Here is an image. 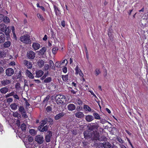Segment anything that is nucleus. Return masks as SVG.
<instances>
[{
  "label": "nucleus",
  "mask_w": 148,
  "mask_h": 148,
  "mask_svg": "<svg viewBox=\"0 0 148 148\" xmlns=\"http://www.w3.org/2000/svg\"><path fill=\"white\" fill-rule=\"evenodd\" d=\"M5 39L4 34L3 33H0V43L3 42Z\"/></svg>",
  "instance_id": "nucleus-19"
},
{
  "label": "nucleus",
  "mask_w": 148,
  "mask_h": 148,
  "mask_svg": "<svg viewBox=\"0 0 148 148\" xmlns=\"http://www.w3.org/2000/svg\"><path fill=\"white\" fill-rule=\"evenodd\" d=\"M100 122L102 124H104L106 123V121L105 119H102L100 120Z\"/></svg>",
  "instance_id": "nucleus-56"
},
{
  "label": "nucleus",
  "mask_w": 148,
  "mask_h": 148,
  "mask_svg": "<svg viewBox=\"0 0 148 148\" xmlns=\"http://www.w3.org/2000/svg\"><path fill=\"white\" fill-rule=\"evenodd\" d=\"M89 92H90L91 94L93 96H94L96 98H97V97L96 96V95L95 94L93 93V91H89Z\"/></svg>",
  "instance_id": "nucleus-62"
},
{
  "label": "nucleus",
  "mask_w": 148,
  "mask_h": 148,
  "mask_svg": "<svg viewBox=\"0 0 148 148\" xmlns=\"http://www.w3.org/2000/svg\"><path fill=\"white\" fill-rule=\"evenodd\" d=\"M83 108L86 111H88V112H90L91 111L93 112V110H92L91 108L87 105H84Z\"/></svg>",
  "instance_id": "nucleus-24"
},
{
  "label": "nucleus",
  "mask_w": 148,
  "mask_h": 148,
  "mask_svg": "<svg viewBox=\"0 0 148 148\" xmlns=\"http://www.w3.org/2000/svg\"><path fill=\"white\" fill-rule=\"evenodd\" d=\"M48 128V126L46 125L43 127V126H39L38 129L41 132H43L44 131H47Z\"/></svg>",
  "instance_id": "nucleus-14"
},
{
  "label": "nucleus",
  "mask_w": 148,
  "mask_h": 148,
  "mask_svg": "<svg viewBox=\"0 0 148 148\" xmlns=\"http://www.w3.org/2000/svg\"><path fill=\"white\" fill-rule=\"evenodd\" d=\"M10 27H8L7 28L6 27L5 30V34L7 36L8 35L10 32Z\"/></svg>",
  "instance_id": "nucleus-32"
},
{
  "label": "nucleus",
  "mask_w": 148,
  "mask_h": 148,
  "mask_svg": "<svg viewBox=\"0 0 148 148\" xmlns=\"http://www.w3.org/2000/svg\"><path fill=\"white\" fill-rule=\"evenodd\" d=\"M44 72L41 70H39L36 72V76L38 77H41L43 74Z\"/></svg>",
  "instance_id": "nucleus-18"
},
{
  "label": "nucleus",
  "mask_w": 148,
  "mask_h": 148,
  "mask_svg": "<svg viewBox=\"0 0 148 148\" xmlns=\"http://www.w3.org/2000/svg\"><path fill=\"white\" fill-rule=\"evenodd\" d=\"M75 74L77 75L79 74L80 77H83V74L81 71V70L79 68L78 66H77L75 69Z\"/></svg>",
  "instance_id": "nucleus-6"
},
{
  "label": "nucleus",
  "mask_w": 148,
  "mask_h": 148,
  "mask_svg": "<svg viewBox=\"0 0 148 148\" xmlns=\"http://www.w3.org/2000/svg\"><path fill=\"white\" fill-rule=\"evenodd\" d=\"M35 140L38 144L40 145L43 143L44 138L42 136L37 135L35 138Z\"/></svg>",
  "instance_id": "nucleus-3"
},
{
  "label": "nucleus",
  "mask_w": 148,
  "mask_h": 148,
  "mask_svg": "<svg viewBox=\"0 0 148 148\" xmlns=\"http://www.w3.org/2000/svg\"><path fill=\"white\" fill-rule=\"evenodd\" d=\"M64 63H65V65H66L67 64V61L66 60H63L62 62L61 63V64H62Z\"/></svg>",
  "instance_id": "nucleus-48"
},
{
  "label": "nucleus",
  "mask_w": 148,
  "mask_h": 148,
  "mask_svg": "<svg viewBox=\"0 0 148 148\" xmlns=\"http://www.w3.org/2000/svg\"><path fill=\"white\" fill-rule=\"evenodd\" d=\"M14 92H12L9 94H7V95H5V97L6 98H7L9 97H10V96H13L14 95Z\"/></svg>",
  "instance_id": "nucleus-44"
},
{
  "label": "nucleus",
  "mask_w": 148,
  "mask_h": 148,
  "mask_svg": "<svg viewBox=\"0 0 148 148\" xmlns=\"http://www.w3.org/2000/svg\"><path fill=\"white\" fill-rule=\"evenodd\" d=\"M10 44L11 43L9 41L6 42L4 44V47L5 48H8L10 46Z\"/></svg>",
  "instance_id": "nucleus-38"
},
{
  "label": "nucleus",
  "mask_w": 148,
  "mask_h": 148,
  "mask_svg": "<svg viewBox=\"0 0 148 148\" xmlns=\"http://www.w3.org/2000/svg\"><path fill=\"white\" fill-rule=\"evenodd\" d=\"M62 71L64 73H66L67 71V68L66 67H64V68H63L62 69Z\"/></svg>",
  "instance_id": "nucleus-49"
},
{
  "label": "nucleus",
  "mask_w": 148,
  "mask_h": 148,
  "mask_svg": "<svg viewBox=\"0 0 148 148\" xmlns=\"http://www.w3.org/2000/svg\"><path fill=\"white\" fill-rule=\"evenodd\" d=\"M62 64H61V63L59 62H56L55 64V66L56 67H61V65Z\"/></svg>",
  "instance_id": "nucleus-46"
},
{
  "label": "nucleus",
  "mask_w": 148,
  "mask_h": 148,
  "mask_svg": "<svg viewBox=\"0 0 148 148\" xmlns=\"http://www.w3.org/2000/svg\"><path fill=\"white\" fill-rule=\"evenodd\" d=\"M58 50V49L57 47H54L53 48L52 50L53 53L54 54H56Z\"/></svg>",
  "instance_id": "nucleus-41"
},
{
  "label": "nucleus",
  "mask_w": 148,
  "mask_h": 148,
  "mask_svg": "<svg viewBox=\"0 0 148 148\" xmlns=\"http://www.w3.org/2000/svg\"><path fill=\"white\" fill-rule=\"evenodd\" d=\"M51 81V78L50 77H48L45 79L44 82L45 83H48L50 82Z\"/></svg>",
  "instance_id": "nucleus-35"
},
{
  "label": "nucleus",
  "mask_w": 148,
  "mask_h": 148,
  "mask_svg": "<svg viewBox=\"0 0 148 148\" xmlns=\"http://www.w3.org/2000/svg\"><path fill=\"white\" fill-rule=\"evenodd\" d=\"M92 136L94 140H100L99 138V134L97 132H94L92 134Z\"/></svg>",
  "instance_id": "nucleus-8"
},
{
  "label": "nucleus",
  "mask_w": 148,
  "mask_h": 148,
  "mask_svg": "<svg viewBox=\"0 0 148 148\" xmlns=\"http://www.w3.org/2000/svg\"><path fill=\"white\" fill-rule=\"evenodd\" d=\"M27 56L30 59H33L35 57V53L32 51H31L27 52Z\"/></svg>",
  "instance_id": "nucleus-5"
},
{
  "label": "nucleus",
  "mask_w": 148,
  "mask_h": 148,
  "mask_svg": "<svg viewBox=\"0 0 148 148\" xmlns=\"http://www.w3.org/2000/svg\"><path fill=\"white\" fill-rule=\"evenodd\" d=\"M102 144L104 148H110L111 147V144L108 142L104 143Z\"/></svg>",
  "instance_id": "nucleus-21"
},
{
  "label": "nucleus",
  "mask_w": 148,
  "mask_h": 148,
  "mask_svg": "<svg viewBox=\"0 0 148 148\" xmlns=\"http://www.w3.org/2000/svg\"><path fill=\"white\" fill-rule=\"evenodd\" d=\"M7 101L8 102H11L12 101V99L11 98H9L7 99Z\"/></svg>",
  "instance_id": "nucleus-54"
},
{
  "label": "nucleus",
  "mask_w": 148,
  "mask_h": 148,
  "mask_svg": "<svg viewBox=\"0 0 148 148\" xmlns=\"http://www.w3.org/2000/svg\"><path fill=\"white\" fill-rule=\"evenodd\" d=\"M13 97L14 98L16 99H19V97L17 95H13Z\"/></svg>",
  "instance_id": "nucleus-61"
},
{
  "label": "nucleus",
  "mask_w": 148,
  "mask_h": 148,
  "mask_svg": "<svg viewBox=\"0 0 148 148\" xmlns=\"http://www.w3.org/2000/svg\"><path fill=\"white\" fill-rule=\"evenodd\" d=\"M46 50V48L45 47H43L38 51V53L40 55H42L45 53Z\"/></svg>",
  "instance_id": "nucleus-23"
},
{
  "label": "nucleus",
  "mask_w": 148,
  "mask_h": 148,
  "mask_svg": "<svg viewBox=\"0 0 148 148\" xmlns=\"http://www.w3.org/2000/svg\"><path fill=\"white\" fill-rule=\"evenodd\" d=\"M26 73H27V75L28 76V77L31 78H33L34 77V76L32 73L30 72L28 70H27L26 71Z\"/></svg>",
  "instance_id": "nucleus-29"
},
{
  "label": "nucleus",
  "mask_w": 148,
  "mask_h": 148,
  "mask_svg": "<svg viewBox=\"0 0 148 148\" xmlns=\"http://www.w3.org/2000/svg\"><path fill=\"white\" fill-rule=\"evenodd\" d=\"M44 64V61L43 60H40L38 62V64L40 67H42L43 66Z\"/></svg>",
  "instance_id": "nucleus-33"
},
{
  "label": "nucleus",
  "mask_w": 148,
  "mask_h": 148,
  "mask_svg": "<svg viewBox=\"0 0 148 148\" xmlns=\"http://www.w3.org/2000/svg\"><path fill=\"white\" fill-rule=\"evenodd\" d=\"M101 73V71L99 68H96L94 71V73L96 76H98Z\"/></svg>",
  "instance_id": "nucleus-27"
},
{
  "label": "nucleus",
  "mask_w": 148,
  "mask_h": 148,
  "mask_svg": "<svg viewBox=\"0 0 148 148\" xmlns=\"http://www.w3.org/2000/svg\"><path fill=\"white\" fill-rule=\"evenodd\" d=\"M65 114V113L64 112L59 113L55 116L54 119L56 120H58L63 116Z\"/></svg>",
  "instance_id": "nucleus-11"
},
{
  "label": "nucleus",
  "mask_w": 148,
  "mask_h": 148,
  "mask_svg": "<svg viewBox=\"0 0 148 148\" xmlns=\"http://www.w3.org/2000/svg\"><path fill=\"white\" fill-rule=\"evenodd\" d=\"M67 107L68 110L72 111L75 110L76 107L74 104L70 103L67 106Z\"/></svg>",
  "instance_id": "nucleus-10"
},
{
  "label": "nucleus",
  "mask_w": 148,
  "mask_h": 148,
  "mask_svg": "<svg viewBox=\"0 0 148 148\" xmlns=\"http://www.w3.org/2000/svg\"><path fill=\"white\" fill-rule=\"evenodd\" d=\"M3 21L4 23H9L10 22V20L9 18L7 16L3 17Z\"/></svg>",
  "instance_id": "nucleus-28"
},
{
  "label": "nucleus",
  "mask_w": 148,
  "mask_h": 148,
  "mask_svg": "<svg viewBox=\"0 0 148 148\" xmlns=\"http://www.w3.org/2000/svg\"><path fill=\"white\" fill-rule=\"evenodd\" d=\"M32 47L34 50H36L40 48V45L38 43L34 42L32 44Z\"/></svg>",
  "instance_id": "nucleus-12"
},
{
  "label": "nucleus",
  "mask_w": 148,
  "mask_h": 148,
  "mask_svg": "<svg viewBox=\"0 0 148 148\" xmlns=\"http://www.w3.org/2000/svg\"><path fill=\"white\" fill-rule=\"evenodd\" d=\"M52 136V134L51 131H48L47 132V134L45 136V140L48 143L50 142L51 138Z\"/></svg>",
  "instance_id": "nucleus-4"
},
{
  "label": "nucleus",
  "mask_w": 148,
  "mask_h": 148,
  "mask_svg": "<svg viewBox=\"0 0 148 148\" xmlns=\"http://www.w3.org/2000/svg\"><path fill=\"white\" fill-rule=\"evenodd\" d=\"M61 24L62 26L63 27H64L65 26V23L64 21H62L61 22Z\"/></svg>",
  "instance_id": "nucleus-50"
},
{
  "label": "nucleus",
  "mask_w": 148,
  "mask_h": 148,
  "mask_svg": "<svg viewBox=\"0 0 148 148\" xmlns=\"http://www.w3.org/2000/svg\"><path fill=\"white\" fill-rule=\"evenodd\" d=\"M22 116H23L24 118H26L27 117V116L25 113H21Z\"/></svg>",
  "instance_id": "nucleus-59"
},
{
  "label": "nucleus",
  "mask_w": 148,
  "mask_h": 148,
  "mask_svg": "<svg viewBox=\"0 0 148 148\" xmlns=\"http://www.w3.org/2000/svg\"><path fill=\"white\" fill-rule=\"evenodd\" d=\"M93 115L94 116L95 118L96 119H100L99 115L98 114L96 113H94Z\"/></svg>",
  "instance_id": "nucleus-36"
},
{
  "label": "nucleus",
  "mask_w": 148,
  "mask_h": 148,
  "mask_svg": "<svg viewBox=\"0 0 148 148\" xmlns=\"http://www.w3.org/2000/svg\"><path fill=\"white\" fill-rule=\"evenodd\" d=\"M20 123V120H18L16 121V124H17V126L18 127H19Z\"/></svg>",
  "instance_id": "nucleus-52"
},
{
  "label": "nucleus",
  "mask_w": 148,
  "mask_h": 148,
  "mask_svg": "<svg viewBox=\"0 0 148 148\" xmlns=\"http://www.w3.org/2000/svg\"><path fill=\"white\" fill-rule=\"evenodd\" d=\"M37 16L42 21H44L45 20L43 16L40 13H38L37 14Z\"/></svg>",
  "instance_id": "nucleus-30"
},
{
  "label": "nucleus",
  "mask_w": 148,
  "mask_h": 148,
  "mask_svg": "<svg viewBox=\"0 0 148 148\" xmlns=\"http://www.w3.org/2000/svg\"><path fill=\"white\" fill-rule=\"evenodd\" d=\"M6 26L4 24H2L0 25V32L1 33L5 31Z\"/></svg>",
  "instance_id": "nucleus-13"
},
{
  "label": "nucleus",
  "mask_w": 148,
  "mask_h": 148,
  "mask_svg": "<svg viewBox=\"0 0 148 148\" xmlns=\"http://www.w3.org/2000/svg\"><path fill=\"white\" fill-rule=\"evenodd\" d=\"M47 121L45 120H43L40 122V126H43L46 123Z\"/></svg>",
  "instance_id": "nucleus-42"
},
{
  "label": "nucleus",
  "mask_w": 148,
  "mask_h": 148,
  "mask_svg": "<svg viewBox=\"0 0 148 148\" xmlns=\"http://www.w3.org/2000/svg\"><path fill=\"white\" fill-rule=\"evenodd\" d=\"M54 8L56 14V15H58L59 14V10L58 8L56 5H54Z\"/></svg>",
  "instance_id": "nucleus-34"
},
{
  "label": "nucleus",
  "mask_w": 148,
  "mask_h": 148,
  "mask_svg": "<svg viewBox=\"0 0 148 148\" xmlns=\"http://www.w3.org/2000/svg\"><path fill=\"white\" fill-rule=\"evenodd\" d=\"M28 141L30 142H32L33 140V138L30 136H28Z\"/></svg>",
  "instance_id": "nucleus-45"
},
{
  "label": "nucleus",
  "mask_w": 148,
  "mask_h": 148,
  "mask_svg": "<svg viewBox=\"0 0 148 148\" xmlns=\"http://www.w3.org/2000/svg\"><path fill=\"white\" fill-rule=\"evenodd\" d=\"M12 116L15 117L16 118L18 119H19L21 117V115L20 114H19L17 112H13L12 113Z\"/></svg>",
  "instance_id": "nucleus-16"
},
{
  "label": "nucleus",
  "mask_w": 148,
  "mask_h": 148,
  "mask_svg": "<svg viewBox=\"0 0 148 148\" xmlns=\"http://www.w3.org/2000/svg\"><path fill=\"white\" fill-rule=\"evenodd\" d=\"M19 111L21 113H25V111L23 107L22 106H20L19 108Z\"/></svg>",
  "instance_id": "nucleus-37"
},
{
  "label": "nucleus",
  "mask_w": 148,
  "mask_h": 148,
  "mask_svg": "<svg viewBox=\"0 0 148 148\" xmlns=\"http://www.w3.org/2000/svg\"><path fill=\"white\" fill-rule=\"evenodd\" d=\"M6 75L8 76H11L14 73L13 69L12 68H8L6 70Z\"/></svg>",
  "instance_id": "nucleus-7"
},
{
  "label": "nucleus",
  "mask_w": 148,
  "mask_h": 148,
  "mask_svg": "<svg viewBox=\"0 0 148 148\" xmlns=\"http://www.w3.org/2000/svg\"><path fill=\"white\" fill-rule=\"evenodd\" d=\"M11 81L8 79H6L4 80L3 81H2L1 82V83L4 86H5L6 85H7L10 84Z\"/></svg>",
  "instance_id": "nucleus-20"
},
{
  "label": "nucleus",
  "mask_w": 148,
  "mask_h": 148,
  "mask_svg": "<svg viewBox=\"0 0 148 148\" xmlns=\"http://www.w3.org/2000/svg\"><path fill=\"white\" fill-rule=\"evenodd\" d=\"M30 36L28 35H25L21 36L20 38V40L23 42L28 44L31 42Z\"/></svg>",
  "instance_id": "nucleus-2"
},
{
  "label": "nucleus",
  "mask_w": 148,
  "mask_h": 148,
  "mask_svg": "<svg viewBox=\"0 0 148 148\" xmlns=\"http://www.w3.org/2000/svg\"><path fill=\"white\" fill-rule=\"evenodd\" d=\"M68 76L67 75H62V77L63 80L65 82L66 81L68 80Z\"/></svg>",
  "instance_id": "nucleus-40"
},
{
  "label": "nucleus",
  "mask_w": 148,
  "mask_h": 148,
  "mask_svg": "<svg viewBox=\"0 0 148 148\" xmlns=\"http://www.w3.org/2000/svg\"><path fill=\"white\" fill-rule=\"evenodd\" d=\"M49 97L50 96L49 95H47L45 98V99L43 100V102H45L46 101H47L49 98Z\"/></svg>",
  "instance_id": "nucleus-51"
},
{
  "label": "nucleus",
  "mask_w": 148,
  "mask_h": 148,
  "mask_svg": "<svg viewBox=\"0 0 148 148\" xmlns=\"http://www.w3.org/2000/svg\"><path fill=\"white\" fill-rule=\"evenodd\" d=\"M30 134L33 136H34L36 134V131L34 129H31L29 130V131Z\"/></svg>",
  "instance_id": "nucleus-31"
},
{
  "label": "nucleus",
  "mask_w": 148,
  "mask_h": 148,
  "mask_svg": "<svg viewBox=\"0 0 148 148\" xmlns=\"http://www.w3.org/2000/svg\"><path fill=\"white\" fill-rule=\"evenodd\" d=\"M117 140L121 143H123V141L120 138H118Z\"/></svg>",
  "instance_id": "nucleus-55"
},
{
  "label": "nucleus",
  "mask_w": 148,
  "mask_h": 148,
  "mask_svg": "<svg viewBox=\"0 0 148 148\" xmlns=\"http://www.w3.org/2000/svg\"><path fill=\"white\" fill-rule=\"evenodd\" d=\"M21 128L23 131L26 130V126L25 123H23L21 125Z\"/></svg>",
  "instance_id": "nucleus-39"
},
{
  "label": "nucleus",
  "mask_w": 148,
  "mask_h": 148,
  "mask_svg": "<svg viewBox=\"0 0 148 148\" xmlns=\"http://www.w3.org/2000/svg\"><path fill=\"white\" fill-rule=\"evenodd\" d=\"M49 65L48 64H46L44 66V69L45 70H47L49 68Z\"/></svg>",
  "instance_id": "nucleus-47"
},
{
  "label": "nucleus",
  "mask_w": 148,
  "mask_h": 148,
  "mask_svg": "<svg viewBox=\"0 0 148 148\" xmlns=\"http://www.w3.org/2000/svg\"><path fill=\"white\" fill-rule=\"evenodd\" d=\"M75 116L78 118H81L83 117L84 114L83 112L78 111L75 114Z\"/></svg>",
  "instance_id": "nucleus-9"
},
{
  "label": "nucleus",
  "mask_w": 148,
  "mask_h": 148,
  "mask_svg": "<svg viewBox=\"0 0 148 148\" xmlns=\"http://www.w3.org/2000/svg\"><path fill=\"white\" fill-rule=\"evenodd\" d=\"M1 92L3 94H5L8 91V89L7 87L2 88L0 90Z\"/></svg>",
  "instance_id": "nucleus-26"
},
{
  "label": "nucleus",
  "mask_w": 148,
  "mask_h": 148,
  "mask_svg": "<svg viewBox=\"0 0 148 148\" xmlns=\"http://www.w3.org/2000/svg\"><path fill=\"white\" fill-rule=\"evenodd\" d=\"M56 103L59 105L63 103L66 99V97L64 95H57L55 97Z\"/></svg>",
  "instance_id": "nucleus-1"
},
{
  "label": "nucleus",
  "mask_w": 148,
  "mask_h": 148,
  "mask_svg": "<svg viewBox=\"0 0 148 148\" xmlns=\"http://www.w3.org/2000/svg\"><path fill=\"white\" fill-rule=\"evenodd\" d=\"M48 74H49V72H48V71H47L45 73L43 76L46 78L47 77V76L48 75Z\"/></svg>",
  "instance_id": "nucleus-63"
},
{
  "label": "nucleus",
  "mask_w": 148,
  "mask_h": 148,
  "mask_svg": "<svg viewBox=\"0 0 148 148\" xmlns=\"http://www.w3.org/2000/svg\"><path fill=\"white\" fill-rule=\"evenodd\" d=\"M77 102L79 105H81L82 103V101L80 99L78 100Z\"/></svg>",
  "instance_id": "nucleus-64"
},
{
  "label": "nucleus",
  "mask_w": 148,
  "mask_h": 148,
  "mask_svg": "<svg viewBox=\"0 0 148 148\" xmlns=\"http://www.w3.org/2000/svg\"><path fill=\"white\" fill-rule=\"evenodd\" d=\"M47 39V36L46 35H45L44 37L43 38V40H44L46 41Z\"/></svg>",
  "instance_id": "nucleus-57"
},
{
  "label": "nucleus",
  "mask_w": 148,
  "mask_h": 148,
  "mask_svg": "<svg viewBox=\"0 0 148 148\" xmlns=\"http://www.w3.org/2000/svg\"><path fill=\"white\" fill-rule=\"evenodd\" d=\"M85 119L87 121L90 122L93 120L94 118L91 115H88L86 116Z\"/></svg>",
  "instance_id": "nucleus-17"
},
{
  "label": "nucleus",
  "mask_w": 148,
  "mask_h": 148,
  "mask_svg": "<svg viewBox=\"0 0 148 148\" xmlns=\"http://www.w3.org/2000/svg\"><path fill=\"white\" fill-rule=\"evenodd\" d=\"M10 107L12 110H15L17 108L18 105L16 103H14L12 104L10 106Z\"/></svg>",
  "instance_id": "nucleus-25"
},
{
  "label": "nucleus",
  "mask_w": 148,
  "mask_h": 148,
  "mask_svg": "<svg viewBox=\"0 0 148 148\" xmlns=\"http://www.w3.org/2000/svg\"><path fill=\"white\" fill-rule=\"evenodd\" d=\"M8 51H0V57H4L8 53Z\"/></svg>",
  "instance_id": "nucleus-22"
},
{
  "label": "nucleus",
  "mask_w": 148,
  "mask_h": 148,
  "mask_svg": "<svg viewBox=\"0 0 148 148\" xmlns=\"http://www.w3.org/2000/svg\"><path fill=\"white\" fill-rule=\"evenodd\" d=\"M4 16H3L1 14H0V22L2 21H3V18Z\"/></svg>",
  "instance_id": "nucleus-53"
},
{
  "label": "nucleus",
  "mask_w": 148,
  "mask_h": 148,
  "mask_svg": "<svg viewBox=\"0 0 148 148\" xmlns=\"http://www.w3.org/2000/svg\"><path fill=\"white\" fill-rule=\"evenodd\" d=\"M9 65L11 66L14 65H15V63L13 61L11 62L10 63Z\"/></svg>",
  "instance_id": "nucleus-60"
},
{
  "label": "nucleus",
  "mask_w": 148,
  "mask_h": 148,
  "mask_svg": "<svg viewBox=\"0 0 148 148\" xmlns=\"http://www.w3.org/2000/svg\"><path fill=\"white\" fill-rule=\"evenodd\" d=\"M69 90H70V91L71 92L74 94H75L76 93V92L75 91H74L73 89L72 88H71L70 90L69 89Z\"/></svg>",
  "instance_id": "nucleus-58"
},
{
  "label": "nucleus",
  "mask_w": 148,
  "mask_h": 148,
  "mask_svg": "<svg viewBox=\"0 0 148 148\" xmlns=\"http://www.w3.org/2000/svg\"><path fill=\"white\" fill-rule=\"evenodd\" d=\"M46 111L48 112H50L52 111V108L50 106H47L46 109Z\"/></svg>",
  "instance_id": "nucleus-43"
},
{
  "label": "nucleus",
  "mask_w": 148,
  "mask_h": 148,
  "mask_svg": "<svg viewBox=\"0 0 148 148\" xmlns=\"http://www.w3.org/2000/svg\"><path fill=\"white\" fill-rule=\"evenodd\" d=\"M24 64L27 66L28 68L30 69L32 67V64L31 62L25 60L24 61Z\"/></svg>",
  "instance_id": "nucleus-15"
}]
</instances>
